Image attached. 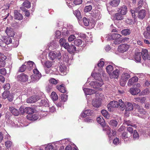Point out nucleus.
Segmentation results:
<instances>
[{
  "label": "nucleus",
  "instance_id": "f257e3e1",
  "mask_svg": "<svg viewBox=\"0 0 150 150\" xmlns=\"http://www.w3.org/2000/svg\"><path fill=\"white\" fill-rule=\"evenodd\" d=\"M92 76L97 80L96 82L92 81L90 84L91 86H92L93 88H94L98 89V90H100V88H98V87L101 86L103 84L102 80L101 78V75L99 73L95 74H92Z\"/></svg>",
  "mask_w": 150,
  "mask_h": 150
},
{
  "label": "nucleus",
  "instance_id": "f03ea898",
  "mask_svg": "<svg viewBox=\"0 0 150 150\" xmlns=\"http://www.w3.org/2000/svg\"><path fill=\"white\" fill-rule=\"evenodd\" d=\"M132 17L134 20L137 18V15L140 19L144 18L146 14L145 10H130Z\"/></svg>",
  "mask_w": 150,
  "mask_h": 150
},
{
  "label": "nucleus",
  "instance_id": "7ed1b4c3",
  "mask_svg": "<svg viewBox=\"0 0 150 150\" xmlns=\"http://www.w3.org/2000/svg\"><path fill=\"white\" fill-rule=\"evenodd\" d=\"M44 94L42 92H41L40 93L38 94L37 95L33 96L28 98L26 101L28 103H35L38 100L43 97Z\"/></svg>",
  "mask_w": 150,
  "mask_h": 150
},
{
  "label": "nucleus",
  "instance_id": "20e7f679",
  "mask_svg": "<svg viewBox=\"0 0 150 150\" xmlns=\"http://www.w3.org/2000/svg\"><path fill=\"white\" fill-rule=\"evenodd\" d=\"M49 59L53 60L55 58L59 59L61 57V54L59 51H51L48 54Z\"/></svg>",
  "mask_w": 150,
  "mask_h": 150
},
{
  "label": "nucleus",
  "instance_id": "39448f33",
  "mask_svg": "<svg viewBox=\"0 0 150 150\" xmlns=\"http://www.w3.org/2000/svg\"><path fill=\"white\" fill-rule=\"evenodd\" d=\"M127 12L126 10H118L117 12L114 15V18L117 20H120L122 19H123L122 16L125 15Z\"/></svg>",
  "mask_w": 150,
  "mask_h": 150
},
{
  "label": "nucleus",
  "instance_id": "423d86ee",
  "mask_svg": "<svg viewBox=\"0 0 150 150\" xmlns=\"http://www.w3.org/2000/svg\"><path fill=\"white\" fill-rule=\"evenodd\" d=\"M122 36L118 34L114 33L112 34L111 36V39L112 40H115L114 41V43L116 45L119 44L121 41V40L120 39H121Z\"/></svg>",
  "mask_w": 150,
  "mask_h": 150
},
{
  "label": "nucleus",
  "instance_id": "0eeeda50",
  "mask_svg": "<svg viewBox=\"0 0 150 150\" xmlns=\"http://www.w3.org/2000/svg\"><path fill=\"white\" fill-rule=\"evenodd\" d=\"M64 47L71 53L74 52L76 50V48L74 45H69V43L67 42L65 43L64 45Z\"/></svg>",
  "mask_w": 150,
  "mask_h": 150
},
{
  "label": "nucleus",
  "instance_id": "6e6552de",
  "mask_svg": "<svg viewBox=\"0 0 150 150\" xmlns=\"http://www.w3.org/2000/svg\"><path fill=\"white\" fill-rule=\"evenodd\" d=\"M140 52L141 55H142L143 59L144 60H150V52H148L147 50L145 49H143Z\"/></svg>",
  "mask_w": 150,
  "mask_h": 150
},
{
  "label": "nucleus",
  "instance_id": "1a4fd4ad",
  "mask_svg": "<svg viewBox=\"0 0 150 150\" xmlns=\"http://www.w3.org/2000/svg\"><path fill=\"white\" fill-rule=\"evenodd\" d=\"M119 104L117 101L113 100L111 101L107 105L109 111L112 110V108H116L118 107Z\"/></svg>",
  "mask_w": 150,
  "mask_h": 150
},
{
  "label": "nucleus",
  "instance_id": "9d476101",
  "mask_svg": "<svg viewBox=\"0 0 150 150\" xmlns=\"http://www.w3.org/2000/svg\"><path fill=\"white\" fill-rule=\"evenodd\" d=\"M17 78L18 81L24 82L28 81V76L24 73H22L17 76Z\"/></svg>",
  "mask_w": 150,
  "mask_h": 150
},
{
  "label": "nucleus",
  "instance_id": "9b49d317",
  "mask_svg": "<svg viewBox=\"0 0 150 150\" xmlns=\"http://www.w3.org/2000/svg\"><path fill=\"white\" fill-rule=\"evenodd\" d=\"M129 46L126 44H123L118 46V50L119 52L123 53L127 51L129 49Z\"/></svg>",
  "mask_w": 150,
  "mask_h": 150
},
{
  "label": "nucleus",
  "instance_id": "f8f14e48",
  "mask_svg": "<svg viewBox=\"0 0 150 150\" xmlns=\"http://www.w3.org/2000/svg\"><path fill=\"white\" fill-rule=\"evenodd\" d=\"M138 8L142 9H146L148 8V5L146 2L143 0H140L138 4Z\"/></svg>",
  "mask_w": 150,
  "mask_h": 150
},
{
  "label": "nucleus",
  "instance_id": "ddd939ff",
  "mask_svg": "<svg viewBox=\"0 0 150 150\" xmlns=\"http://www.w3.org/2000/svg\"><path fill=\"white\" fill-rule=\"evenodd\" d=\"M94 11H91V10H85V12L86 13V15L89 16L88 13L91 14L93 17L94 18L96 17L99 14V11L98 10H93Z\"/></svg>",
  "mask_w": 150,
  "mask_h": 150
},
{
  "label": "nucleus",
  "instance_id": "4468645a",
  "mask_svg": "<svg viewBox=\"0 0 150 150\" xmlns=\"http://www.w3.org/2000/svg\"><path fill=\"white\" fill-rule=\"evenodd\" d=\"M130 77V74L129 72H124L122 74L121 79L122 81H127Z\"/></svg>",
  "mask_w": 150,
  "mask_h": 150
},
{
  "label": "nucleus",
  "instance_id": "2eb2a0df",
  "mask_svg": "<svg viewBox=\"0 0 150 150\" xmlns=\"http://www.w3.org/2000/svg\"><path fill=\"white\" fill-rule=\"evenodd\" d=\"M5 32L7 35L9 37H12L14 35L13 29L10 27H7L5 30Z\"/></svg>",
  "mask_w": 150,
  "mask_h": 150
},
{
  "label": "nucleus",
  "instance_id": "dca6fc26",
  "mask_svg": "<svg viewBox=\"0 0 150 150\" xmlns=\"http://www.w3.org/2000/svg\"><path fill=\"white\" fill-rule=\"evenodd\" d=\"M136 108V110L139 112L141 115H144L146 112L144 109L137 104H136L135 105Z\"/></svg>",
  "mask_w": 150,
  "mask_h": 150
},
{
  "label": "nucleus",
  "instance_id": "f3484780",
  "mask_svg": "<svg viewBox=\"0 0 150 150\" xmlns=\"http://www.w3.org/2000/svg\"><path fill=\"white\" fill-rule=\"evenodd\" d=\"M120 71L118 69H116L112 72L109 74L111 78H117L119 76Z\"/></svg>",
  "mask_w": 150,
  "mask_h": 150
},
{
  "label": "nucleus",
  "instance_id": "a211bd4d",
  "mask_svg": "<svg viewBox=\"0 0 150 150\" xmlns=\"http://www.w3.org/2000/svg\"><path fill=\"white\" fill-rule=\"evenodd\" d=\"M125 111H130L133 110V106L132 104L128 102H125Z\"/></svg>",
  "mask_w": 150,
  "mask_h": 150
},
{
  "label": "nucleus",
  "instance_id": "6ab92c4d",
  "mask_svg": "<svg viewBox=\"0 0 150 150\" xmlns=\"http://www.w3.org/2000/svg\"><path fill=\"white\" fill-rule=\"evenodd\" d=\"M140 91V90L137 88H131L129 90V92L133 95H136Z\"/></svg>",
  "mask_w": 150,
  "mask_h": 150
},
{
  "label": "nucleus",
  "instance_id": "aec40b11",
  "mask_svg": "<svg viewBox=\"0 0 150 150\" xmlns=\"http://www.w3.org/2000/svg\"><path fill=\"white\" fill-rule=\"evenodd\" d=\"M138 78L137 76L133 77L130 79L127 83V85L129 86H131L134 83L138 81Z\"/></svg>",
  "mask_w": 150,
  "mask_h": 150
},
{
  "label": "nucleus",
  "instance_id": "412c9836",
  "mask_svg": "<svg viewBox=\"0 0 150 150\" xmlns=\"http://www.w3.org/2000/svg\"><path fill=\"white\" fill-rule=\"evenodd\" d=\"M14 13V18L15 19L18 20H21L23 19V16L21 13H18L17 10H15Z\"/></svg>",
  "mask_w": 150,
  "mask_h": 150
},
{
  "label": "nucleus",
  "instance_id": "4be33fe9",
  "mask_svg": "<svg viewBox=\"0 0 150 150\" xmlns=\"http://www.w3.org/2000/svg\"><path fill=\"white\" fill-rule=\"evenodd\" d=\"M146 30L143 33L144 35L145 38L146 39L150 38V26L149 25L146 29Z\"/></svg>",
  "mask_w": 150,
  "mask_h": 150
},
{
  "label": "nucleus",
  "instance_id": "5701e85b",
  "mask_svg": "<svg viewBox=\"0 0 150 150\" xmlns=\"http://www.w3.org/2000/svg\"><path fill=\"white\" fill-rule=\"evenodd\" d=\"M27 118L29 120H35L38 118V115L35 114H29L27 116Z\"/></svg>",
  "mask_w": 150,
  "mask_h": 150
},
{
  "label": "nucleus",
  "instance_id": "b1692460",
  "mask_svg": "<svg viewBox=\"0 0 150 150\" xmlns=\"http://www.w3.org/2000/svg\"><path fill=\"white\" fill-rule=\"evenodd\" d=\"M83 90L86 95H91L96 92L93 90L87 88H83Z\"/></svg>",
  "mask_w": 150,
  "mask_h": 150
},
{
  "label": "nucleus",
  "instance_id": "393cba45",
  "mask_svg": "<svg viewBox=\"0 0 150 150\" xmlns=\"http://www.w3.org/2000/svg\"><path fill=\"white\" fill-rule=\"evenodd\" d=\"M93 113V111L90 110H88L84 111L81 114V116L83 117H85L87 116L91 115Z\"/></svg>",
  "mask_w": 150,
  "mask_h": 150
},
{
  "label": "nucleus",
  "instance_id": "a878e982",
  "mask_svg": "<svg viewBox=\"0 0 150 150\" xmlns=\"http://www.w3.org/2000/svg\"><path fill=\"white\" fill-rule=\"evenodd\" d=\"M41 74H39V75H33L31 76V81L32 82L38 81L41 77Z\"/></svg>",
  "mask_w": 150,
  "mask_h": 150
},
{
  "label": "nucleus",
  "instance_id": "bb28decb",
  "mask_svg": "<svg viewBox=\"0 0 150 150\" xmlns=\"http://www.w3.org/2000/svg\"><path fill=\"white\" fill-rule=\"evenodd\" d=\"M73 13L78 19L79 21H80L82 18L80 11L79 10H75L73 11Z\"/></svg>",
  "mask_w": 150,
  "mask_h": 150
},
{
  "label": "nucleus",
  "instance_id": "cd10ccee",
  "mask_svg": "<svg viewBox=\"0 0 150 150\" xmlns=\"http://www.w3.org/2000/svg\"><path fill=\"white\" fill-rule=\"evenodd\" d=\"M9 110L12 114L15 116H18L19 113L18 111L13 107H10Z\"/></svg>",
  "mask_w": 150,
  "mask_h": 150
},
{
  "label": "nucleus",
  "instance_id": "c85d7f7f",
  "mask_svg": "<svg viewBox=\"0 0 150 150\" xmlns=\"http://www.w3.org/2000/svg\"><path fill=\"white\" fill-rule=\"evenodd\" d=\"M92 103L93 105L95 107L98 108L101 105L100 101L97 99L93 100Z\"/></svg>",
  "mask_w": 150,
  "mask_h": 150
},
{
  "label": "nucleus",
  "instance_id": "c756f323",
  "mask_svg": "<svg viewBox=\"0 0 150 150\" xmlns=\"http://www.w3.org/2000/svg\"><path fill=\"white\" fill-rule=\"evenodd\" d=\"M98 122L103 127H104L105 125L104 120L102 117H98L97 118Z\"/></svg>",
  "mask_w": 150,
  "mask_h": 150
},
{
  "label": "nucleus",
  "instance_id": "7c9ffc66",
  "mask_svg": "<svg viewBox=\"0 0 150 150\" xmlns=\"http://www.w3.org/2000/svg\"><path fill=\"white\" fill-rule=\"evenodd\" d=\"M141 54L140 52H137L135 53L134 56V59L137 62H140L141 58Z\"/></svg>",
  "mask_w": 150,
  "mask_h": 150
},
{
  "label": "nucleus",
  "instance_id": "2f4dec72",
  "mask_svg": "<svg viewBox=\"0 0 150 150\" xmlns=\"http://www.w3.org/2000/svg\"><path fill=\"white\" fill-rule=\"evenodd\" d=\"M2 41L3 42L7 45L11 43L12 42L11 39L8 37H5L4 38Z\"/></svg>",
  "mask_w": 150,
  "mask_h": 150
},
{
  "label": "nucleus",
  "instance_id": "473e14b6",
  "mask_svg": "<svg viewBox=\"0 0 150 150\" xmlns=\"http://www.w3.org/2000/svg\"><path fill=\"white\" fill-rule=\"evenodd\" d=\"M57 88L59 91L62 93H64L66 92V91L63 84L57 85Z\"/></svg>",
  "mask_w": 150,
  "mask_h": 150
},
{
  "label": "nucleus",
  "instance_id": "72a5a7b5",
  "mask_svg": "<svg viewBox=\"0 0 150 150\" xmlns=\"http://www.w3.org/2000/svg\"><path fill=\"white\" fill-rule=\"evenodd\" d=\"M27 65V67L29 69H31L35 66L34 63L31 61H29L27 63H25Z\"/></svg>",
  "mask_w": 150,
  "mask_h": 150
},
{
  "label": "nucleus",
  "instance_id": "f704fd0d",
  "mask_svg": "<svg viewBox=\"0 0 150 150\" xmlns=\"http://www.w3.org/2000/svg\"><path fill=\"white\" fill-rule=\"evenodd\" d=\"M48 101L47 100H42L40 103V106H44L45 107H47L48 108L49 107V104L48 103Z\"/></svg>",
  "mask_w": 150,
  "mask_h": 150
},
{
  "label": "nucleus",
  "instance_id": "c9c22d12",
  "mask_svg": "<svg viewBox=\"0 0 150 150\" xmlns=\"http://www.w3.org/2000/svg\"><path fill=\"white\" fill-rule=\"evenodd\" d=\"M120 2V0H112L110 1V4L112 6L116 7L118 6Z\"/></svg>",
  "mask_w": 150,
  "mask_h": 150
},
{
  "label": "nucleus",
  "instance_id": "e433bc0d",
  "mask_svg": "<svg viewBox=\"0 0 150 150\" xmlns=\"http://www.w3.org/2000/svg\"><path fill=\"white\" fill-rule=\"evenodd\" d=\"M121 33L122 35H127L130 34L131 30L128 29H125L121 31Z\"/></svg>",
  "mask_w": 150,
  "mask_h": 150
},
{
  "label": "nucleus",
  "instance_id": "4c0bfd02",
  "mask_svg": "<svg viewBox=\"0 0 150 150\" xmlns=\"http://www.w3.org/2000/svg\"><path fill=\"white\" fill-rule=\"evenodd\" d=\"M82 40L80 39H76L74 41V44L76 46H81L82 45Z\"/></svg>",
  "mask_w": 150,
  "mask_h": 150
},
{
  "label": "nucleus",
  "instance_id": "58836bf2",
  "mask_svg": "<svg viewBox=\"0 0 150 150\" xmlns=\"http://www.w3.org/2000/svg\"><path fill=\"white\" fill-rule=\"evenodd\" d=\"M129 137V136L127 132V131H124L122 132L121 136V138L124 140L128 138Z\"/></svg>",
  "mask_w": 150,
  "mask_h": 150
},
{
  "label": "nucleus",
  "instance_id": "ea45409f",
  "mask_svg": "<svg viewBox=\"0 0 150 150\" xmlns=\"http://www.w3.org/2000/svg\"><path fill=\"white\" fill-rule=\"evenodd\" d=\"M59 70L62 72L65 73L64 74L65 75L67 73V68L64 65H61L59 67Z\"/></svg>",
  "mask_w": 150,
  "mask_h": 150
},
{
  "label": "nucleus",
  "instance_id": "a19ab883",
  "mask_svg": "<svg viewBox=\"0 0 150 150\" xmlns=\"http://www.w3.org/2000/svg\"><path fill=\"white\" fill-rule=\"evenodd\" d=\"M23 8H29L31 6V4L30 2L26 1H24L23 4Z\"/></svg>",
  "mask_w": 150,
  "mask_h": 150
},
{
  "label": "nucleus",
  "instance_id": "79ce46f5",
  "mask_svg": "<svg viewBox=\"0 0 150 150\" xmlns=\"http://www.w3.org/2000/svg\"><path fill=\"white\" fill-rule=\"evenodd\" d=\"M101 112L103 115L107 119H108L110 117V115L108 113V112L105 110H102Z\"/></svg>",
  "mask_w": 150,
  "mask_h": 150
},
{
  "label": "nucleus",
  "instance_id": "37998d69",
  "mask_svg": "<svg viewBox=\"0 0 150 150\" xmlns=\"http://www.w3.org/2000/svg\"><path fill=\"white\" fill-rule=\"evenodd\" d=\"M51 96V98L54 101H55L58 99V96L55 92H53L52 93Z\"/></svg>",
  "mask_w": 150,
  "mask_h": 150
},
{
  "label": "nucleus",
  "instance_id": "c03bdc74",
  "mask_svg": "<svg viewBox=\"0 0 150 150\" xmlns=\"http://www.w3.org/2000/svg\"><path fill=\"white\" fill-rule=\"evenodd\" d=\"M119 105L122 108V110H124L125 109L126 106L125 102L124 103L122 101L121 99H120L118 101Z\"/></svg>",
  "mask_w": 150,
  "mask_h": 150
},
{
  "label": "nucleus",
  "instance_id": "a18cd8bd",
  "mask_svg": "<svg viewBox=\"0 0 150 150\" xmlns=\"http://www.w3.org/2000/svg\"><path fill=\"white\" fill-rule=\"evenodd\" d=\"M25 110L27 113L29 114H32L34 112V109L32 108H25Z\"/></svg>",
  "mask_w": 150,
  "mask_h": 150
},
{
  "label": "nucleus",
  "instance_id": "49530a36",
  "mask_svg": "<svg viewBox=\"0 0 150 150\" xmlns=\"http://www.w3.org/2000/svg\"><path fill=\"white\" fill-rule=\"evenodd\" d=\"M10 93V92L9 91H4L2 94V98L4 99H5L7 98Z\"/></svg>",
  "mask_w": 150,
  "mask_h": 150
},
{
  "label": "nucleus",
  "instance_id": "de8ad7c7",
  "mask_svg": "<svg viewBox=\"0 0 150 150\" xmlns=\"http://www.w3.org/2000/svg\"><path fill=\"white\" fill-rule=\"evenodd\" d=\"M113 69V67L111 65H109L107 66L106 67V71L109 74L111 73V72L112 71Z\"/></svg>",
  "mask_w": 150,
  "mask_h": 150
},
{
  "label": "nucleus",
  "instance_id": "09e8293b",
  "mask_svg": "<svg viewBox=\"0 0 150 150\" xmlns=\"http://www.w3.org/2000/svg\"><path fill=\"white\" fill-rule=\"evenodd\" d=\"M109 124L110 125L113 127H116L117 125V122L115 120H111Z\"/></svg>",
  "mask_w": 150,
  "mask_h": 150
},
{
  "label": "nucleus",
  "instance_id": "8fccbe9b",
  "mask_svg": "<svg viewBox=\"0 0 150 150\" xmlns=\"http://www.w3.org/2000/svg\"><path fill=\"white\" fill-rule=\"evenodd\" d=\"M83 22L84 25L86 26H88L89 24V20L86 17H83Z\"/></svg>",
  "mask_w": 150,
  "mask_h": 150
},
{
  "label": "nucleus",
  "instance_id": "3c124183",
  "mask_svg": "<svg viewBox=\"0 0 150 150\" xmlns=\"http://www.w3.org/2000/svg\"><path fill=\"white\" fill-rule=\"evenodd\" d=\"M133 137L134 140L138 139L139 138V135L136 130H134V131Z\"/></svg>",
  "mask_w": 150,
  "mask_h": 150
},
{
  "label": "nucleus",
  "instance_id": "603ef678",
  "mask_svg": "<svg viewBox=\"0 0 150 150\" xmlns=\"http://www.w3.org/2000/svg\"><path fill=\"white\" fill-rule=\"evenodd\" d=\"M27 67L26 65L25 64L23 65L19 69L18 71L20 72H24Z\"/></svg>",
  "mask_w": 150,
  "mask_h": 150
},
{
  "label": "nucleus",
  "instance_id": "864d4df0",
  "mask_svg": "<svg viewBox=\"0 0 150 150\" xmlns=\"http://www.w3.org/2000/svg\"><path fill=\"white\" fill-rule=\"evenodd\" d=\"M45 150H54L53 146L51 144H49L45 148Z\"/></svg>",
  "mask_w": 150,
  "mask_h": 150
},
{
  "label": "nucleus",
  "instance_id": "5fc2aeb1",
  "mask_svg": "<svg viewBox=\"0 0 150 150\" xmlns=\"http://www.w3.org/2000/svg\"><path fill=\"white\" fill-rule=\"evenodd\" d=\"M61 32L59 30L56 31L55 33V36L56 38H59L61 37Z\"/></svg>",
  "mask_w": 150,
  "mask_h": 150
},
{
  "label": "nucleus",
  "instance_id": "6e6d98bb",
  "mask_svg": "<svg viewBox=\"0 0 150 150\" xmlns=\"http://www.w3.org/2000/svg\"><path fill=\"white\" fill-rule=\"evenodd\" d=\"M62 100L65 102L67 99V95L66 94H62L61 96Z\"/></svg>",
  "mask_w": 150,
  "mask_h": 150
},
{
  "label": "nucleus",
  "instance_id": "4d7b16f0",
  "mask_svg": "<svg viewBox=\"0 0 150 150\" xmlns=\"http://www.w3.org/2000/svg\"><path fill=\"white\" fill-rule=\"evenodd\" d=\"M66 40L65 39L63 38H62L59 40V44L61 46H62L64 45L65 43H66Z\"/></svg>",
  "mask_w": 150,
  "mask_h": 150
},
{
  "label": "nucleus",
  "instance_id": "13d9d810",
  "mask_svg": "<svg viewBox=\"0 0 150 150\" xmlns=\"http://www.w3.org/2000/svg\"><path fill=\"white\" fill-rule=\"evenodd\" d=\"M96 96L97 99L98 98V100L100 101V100L104 98L103 95L101 93L99 94L98 93L96 94Z\"/></svg>",
  "mask_w": 150,
  "mask_h": 150
},
{
  "label": "nucleus",
  "instance_id": "bf43d9fd",
  "mask_svg": "<svg viewBox=\"0 0 150 150\" xmlns=\"http://www.w3.org/2000/svg\"><path fill=\"white\" fill-rule=\"evenodd\" d=\"M76 38V37L74 35H71L68 38V41L69 42H71L73 41Z\"/></svg>",
  "mask_w": 150,
  "mask_h": 150
},
{
  "label": "nucleus",
  "instance_id": "052dcab7",
  "mask_svg": "<svg viewBox=\"0 0 150 150\" xmlns=\"http://www.w3.org/2000/svg\"><path fill=\"white\" fill-rule=\"evenodd\" d=\"M3 88L6 91L8 90L10 88V84L9 83H6L3 86Z\"/></svg>",
  "mask_w": 150,
  "mask_h": 150
},
{
  "label": "nucleus",
  "instance_id": "680f3d73",
  "mask_svg": "<svg viewBox=\"0 0 150 150\" xmlns=\"http://www.w3.org/2000/svg\"><path fill=\"white\" fill-rule=\"evenodd\" d=\"M149 93V90L148 88H146L143 90L142 92V94L145 95L148 94Z\"/></svg>",
  "mask_w": 150,
  "mask_h": 150
},
{
  "label": "nucleus",
  "instance_id": "e2e57ef3",
  "mask_svg": "<svg viewBox=\"0 0 150 150\" xmlns=\"http://www.w3.org/2000/svg\"><path fill=\"white\" fill-rule=\"evenodd\" d=\"M45 66L47 68H50L52 66L51 63L49 61L45 62Z\"/></svg>",
  "mask_w": 150,
  "mask_h": 150
},
{
  "label": "nucleus",
  "instance_id": "0e129e2a",
  "mask_svg": "<svg viewBox=\"0 0 150 150\" xmlns=\"http://www.w3.org/2000/svg\"><path fill=\"white\" fill-rule=\"evenodd\" d=\"M6 59V57L3 54L0 52V61L1 60L4 61Z\"/></svg>",
  "mask_w": 150,
  "mask_h": 150
},
{
  "label": "nucleus",
  "instance_id": "69168bd1",
  "mask_svg": "<svg viewBox=\"0 0 150 150\" xmlns=\"http://www.w3.org/2000/svg\"><path fill=\"white\" fill-rule=\"evenodd\" d=\"M5 143V145L7 148L10 147L12 144V143L10 141H6Z\"/></svg>",
  "mask_w": 150,
  "mask_h": 150
},
{
  "label": "nucleus",
  "instance_id": "338daca9",
  "mask_svg": "<svg viewBox=\"0 0 150 150\" xmlns=\"http://www.w3.org/2000/svg\"><path fill=\"white\" fill-rule=\"evenodd\" d=\"M82 2V0H74L73 3L76 5H78L81 4Z\"/></svg>",
  "mask_w": 150,
  "mask_h": 150
},
{
  "label": "nucleus",
  "instance_id": "774afa93",
  "mask_svg": "<svg viewBox=\"0 0 150 150\" xmlns=\"http://www.w3.org/2000/svg\"><path fill=\"white\" fill-rule=\"evenodd\" d=\"M64 150H77L76 148H72V147L70 145H68L67 146Z\"/></svg>",
  "mask_w": 150,
  "mask_h": 150
}]
</instances>
